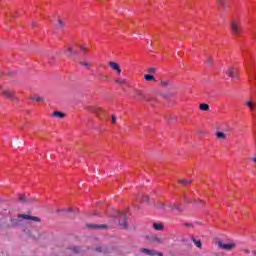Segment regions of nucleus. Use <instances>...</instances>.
<instances>
[{"mask_svg": "<svg viewBox=\"0 0 256 256\" xmlns=\"http://www.w3.org/2000/svg\"><path fill=\"white\" fill-rule=\"evenodd\" d=\"M88 229H107V225H88Z\"/></svg>", "mask_w": 256, "mask_h": 256, "instance_id": "obj_13", "label": "nucleus"}, {"mask_svg": "<svg viewBox=\"0 0 256 256\" xmlns=\"http://www.w3.org/2000/svg\"><path fill=\"white\" fill-rule=\"evenodd\" d=\"M153 227L156 231H162V229H165V226L163 224L154 223Z\"/></svg>", "mask_w": 256, "mask_h": 256, "instance_id": "obj_17", "label": "nucleus"}, {"mask_svg": "<svg viewBox=\"0 0 256 256\" xmlns=\"http://www.w3.org/2000/svg\"><path fill=\"white\" fill-rule=\"evenodd\" d=\"M0 95H3L4 97H6V99H11V101H15V93L11 90L0 88Z\"/></svg>", "mask_w": 256, "mask_h": 256, "instance_id": "obj_3", "label": "nucleus"}, {"mask_svg": "<svg viewBox=\"0 0 256 256\" xmlns=\"http://www.w3.org/2000/svg\"><path fill=\"white\" fill-rule=\"evenodd\" d=\"M141 198H142V201H145L146 203H149V201H150V198L147 195H142Z\"/></svg>", "mask_w": 256, "mask_h": 256, "instance_id": "obj_29", "label": "nucleus"}, {"mask_svg": "<svg viewBox=\"0 0 256 256\" xmlns=\"http://www.w3.org/2000/svg\"><path fill=\"white\" fill-rule=\"evenodd\" d=\"M206 63H207L208 65H210V66L213 65V63H214L213 58H207Z\"/></svg>", "mask_w": 256, "mask_h": 256, "instance_id": "obj_31", "label": "nucleus"}, {"mask_svg": "<svg viewBox=\"0 0 256 256\" xmlns=\"http://www.w3.org/2000/svg\"><path fill=\"white\" fill-rule=\"evenodd\" d=\"M102 79H107V76H103Z\"/></svg>", "mask_w": 256, "mask_h": 256, "instance_id": "obj_46", "label": "nucleus"}, {"mask_svg": "<svg viewBox=\"0 0 256 256\" xmlns=\"http://www.w3.org/2000/svg\"><path fill=\"white\" fill-rule=\"evenodd\" d=\"M216 137H217V139H220L221 141H225V139H227V135L223 132H217Z\"/></svg>", "mask_w": 256, "mask_h": 256, "instance_id": "obj_16", "label": "nucleus"}, {"mask_svg": "<svg viewBox=\"0 0 256 256\" xmlns=\"http://www.w3.org/2000/svg\"><path fill=\"white\" fill-rule=\"evenodd\" d=\"M120 217H121V220L119 221V224L124 229L127 228V215L125 214V212H121Z\"/></svg>", "mask_w": 256, "mask_h": 256, "instance_id": "obj_9", "label": "nucleus"}, {"mask_svg": "<svg viewBox=\"0 0 256 256\" xmlns=\"http://www.w3.org/2000/svg\"><path fill=\"white\" fill-rule=\"evenodd\" d=\"M31 100L36 101L37 103H43V101H45L42 97H31Z\"/></svg>", "mask_w": 256, "mask_h": 256, "instance_id": "obj_25", "label": "nucleus"}, {"mask_svg": "<svg viewBox=\"0 0 256 256\" xmlns=\"http://www.w3.org/2000/svg\"><path fill=\"white\" fill-rule=\"evenodd\" d=\"M80 65H82V67H91V64L87 62H80Z\"/></svg>", "mask_w": 256, "mask_h": 256, "instance_id": "obj_34", "label": "nucleus"}, {"mask_svg": "<svg viewBox=\"0 0 256 256\" xmlns=\"http://www.w3.org/2000/svg\"><path fill=\"white\" fill-rule=\"evenodd\" d=\"M95 251H97L98 253H103V251H105V249L101 246H98L95 248Z\"/></svg>", "mask_w": 256, "mask_h": 256, "instance_id": "obj_30", "label": "nucleus"}, {"mask_svg": "<svg viewBox=\"0 0 256 256\" xmlns=\"http://www.w3.org/2000/svg\"><path fill=\"white\" fill-rule=\"evenodd\" d=\"M244 252L246 253V255H249V253H251V250H249V249H244Z\"/></svg>", "mask_w": 256, "mask_h": 256, "instance_id": "obj_39", "label": "nucleus"}, {"mask_svg": "<svg viewBox=\"0 0 256 256\" xmlns=\"http://www.w3.org/2000/svg\"><path fill=\"white\" fill-rule=\"evenodd\" d=\"M217 245L220 249H224V251H233V249L237 247V244L235 242H230L228 244H225L221 241H218Z\"/></svg>", "mask_w": 256, "mask_h": 256, "instance_id": "obj_2", "label": "nucleus"}, {"mask_svg": "<svg viewBox=\"0 0 256 256\" xmlns=\"http://www.w3.org/2000/svg\"><path fill=\"white\" fill-rule=\"evenodd\" d=\"M144 79L146 81H155V76L151 75V74H145L144 75Z\"/></svg>", "mask_w": 256, "mask_h": 256, "instance_id": "obj_22", "label": "nucleus"}, {"mask_svg": "<svg viewBox=\"0 0 256 256\" xmlns=\"http://www.w3.org/2000/svg\"><path fill=\"white\" fill-rule=\"evenodd\" d=\"M64 53L67 57H75L78 55V52L74 51L72 47H68Z\"/></svg>", "mask_w": 256, "mask_h": 256, "instance_id": "obj_10", "label": "nucleus"}, {"mask_svg": "<svg viewBox=\"0 0 256 256\" xmlns=\"http://www.w3.org/2000/svg\"><path fill=\"white\" fill-rule=\"evenodd\" d=\"M166 207L167 206L165 204H163V203H158L156 205V209H161L162 211H165Z\"/></svg>", "mask_w": 256, "mask_h": 256, "instance_id": "obj_27", "label": "nucleus"}, {"mask_svg": "<svg viewBox=\"0 0 256 256\" xmlns=\"http://www.w3.org/2000/svg\"><path fill=\"white\" fill-rule=\"evenodd\" d=\"M178 182L182 185H191V183H193V180L180 179Z\"/></svg>", "mask_w": 256, "mask_h": 256, "instance_id": "obj_23", "label": "nucleus"}, {"mask_svg": "<svg viewBox=\"0 0 256 256\" xmlns=\"http://www.w3.org/2000/svg\"><path fill=\"white\" fill-rule=\"evenodd\" d=\"M1 75H3V72H0V77H1Z\"/></svg>", "mask_w": 256, "mask_h": 256, "instance_id": "obj_47", "label": "nucleus"}, {"mask_svg": "<svg viewBox=\"0 0 256 256\" xmlns=\"http://www.w3.org/2000/svg\"><path fill=\"white\" fill-rule=\"evenodd\" d=\"M140 253H144L145 255H149V256H154V255L163 256L162 252H157L156 250L147 249V248H141Z\"/></svg>", "mask_w": 256, "mask_h": 256, "instance_id": "obj_4", "label": "nucleus"}, {"mask_svg": "<svg viewBox=\"0 0 256 256\" xmlns=\"http://www.w3.org/2000/svg\"><path fill=\"white\" fill-rule=\"evenodd\" d=\"M199 134H200V135H203V131H199Z\"/></svg>", "mask_w": 256, "mask_h": 256, "instance_id": "obj_45", "label": "nucleus"}, {"mask_svg": "<svg viewBox=\"0 0 256 256\" xmlns=\"http://www.w3.org/2000/svg\"><path fill=\"white\" fill-rule=\"evenodd\" d=\"M225 131H231V127H229V126H227L226 128H225Z\"/></svg>", "mask_w": 256, "mask_h": 256, "instance_id": "obj_42", "label": "nucleus"}, {"mask_svg": "<svg viewBox=\"0 0 256 256\" xmlns=\"http://www.w3.org/2000/svg\"><path fill=\"white\" fill-rule=\"evenodd\" d=\"M155 241H157L158 243H163V240L160 238H156Z\"/></svg>", "mask_w": 256, "mask_h": 256, "instance_id": "obj_40", "label": "nucleus"}, {"mask_svg": "<svg viewBox=\"0 0 256 256\" xmlns=\"http://www.w3.org/2000/svg\"><path fill=\"white\" fill-rule=\"evenodd\" d=\"M185 225V227H193V225L192 224H184Z\"/></svg>", "mask_w": 256, "mask_h": 256, "instance_id": "obj_43", "label": "nucleus"}, {"mask_svg": "<svg viewBox=\"0 0 256 256\" xmlns=\"http://www.w3.org/2000/svg\"><path fill=\"white\" fill-rule=\"evenodd\" d=\"M199 109L201 111H209L211 108L209 107V104L202 103L200 104Z\"/></svg>", "mask_w": 256, "mask_h": 256, "instance_id": "obj_18", "label": "nucleus"}, {"mask_svg": "<svg viewBox=\"0 0 256 256\" xmlns=\"http://www.w3.org/2000/svg\"><path fill=\"white\" fill-rule=\"evenodd\" d=\"M80 51L82 53H87V48H85V46H80Z\"/></svg>", "mask_w": 256, "mask_h": 256, "instance_id": "obj_37", "label": "nucleus"}, {"mask_svg": "<svg viewBox=\"0 0 256 256\" xmlns=\"http://www.w3.org/2000/svg\"><path fill=\"white\" fill-rule=\"evenodd\" d=\"M246 106L250 109V111H255L256 104L253 101H247Z\"/></svg>", "mask_w": 256, "mask_h": 256, "instance_id": "obj_14", "label": "nucleus"}, {"mask_svg": "<svg viewBox=\"0 0 256 256\" xmlns=\"http://www.w3.org/2000/svg\"><path fill=\"white\" fill-rule=\"evenodd\" d=\"M11 224L13 225V227H19V225H21V221L17 219H12Z\"/></svg>", "mask_w": 256, "mask_h": 256, "instance_id": "obj_26", "label": "nucleus"}, {"mask_svg": "<svg viewBox=\"0 0 256 256\" xmlns=\"http://www.w3.org/2000/svg\"><path fill=\"white\" fill-rule=\"evenodd\" d=\"M249 77H250V79H256V73L252 74V75L250 74Z\"/></svg>", "mask_w": 256, "mask_h": 256, "instance_id": "obj_38", "label": "nucleus"}, {"mask_svg": "<svg viewBox=\"0 0 256 256\" xmlns=\"http://www.w3.org/2000/svg\"><path fill=\"white\" fill-rule=\"evenodd\" d=\"M216 3H217V5L224 6L225 5V0H217Z\"/></svg>", "mask_w": 256, "mask_h": 256, "instance_id": "obj_33", "label": "nucleus"}, {"mask_svg": "<svg viewBox=\"0 0 256 256\" xmlns=\"http://www.w3.org/2000/svg\"><path fill=\"white\" fill-rule=\"evenodd\" d=\"M19 201L20 203H33V199H27V196H25V194L19 195Z\"/></svg>", "mask_w": 256, "mask_h": 256, "instance_id": "obj_11", "label": "nucleus"}, {"mask_svg": "<svg viewBox=\"0 0 256 256\" xmlns=\"http://www.w3.org/2000/svg\"><path fill=\"white\" fill-rule=\"evenodd\" d=\"M148 72H149V73H156V72H157V68H155V67H150V68H148Z\"/></svg>", "mask_w": 256, "mask_h": 256, "instance_id": "obj_32", "label": "nucleus"}, {"mask_svg": "<svg viewBox=\"0 0 256 256\" xmlns=\"http://www.w3.org/2000/svg\"><path fill=\"white\" fill-rule=\"evenodd\" d=\"M252 255L256 256V251H252Z\"/></svg>", "mask_w": 256, "mask_h": 256, "instance_id": "obj_44", "label": "nucleus"}, {"mask_svg": "<svg viewBox=\"0 0 256 256\" xmlns=\"http://www.w3.org/2000/svg\"><path fill=\"white\" fill-rule=\"evenodd\" d=\"M115 83H117V85H126L127 80H125L123 78H118V79L115 80Z\"/></svg>", "mask_w": 256, "mask_h": 256, "instance_id": "obj_20", "label": "nucleus"}, {"mask_svg": "<svg viewBox=\"0 0 256 256\" xmlns=\"http://www.w3.org/2000/svg\"><path fill=\"white\" fill-rule=\"evenodd\" d=\"M137 201H141V198H138Z\"/></svg>", "mask_w": 256, "mask_h": 256, "instance_id": "obj_48", "label": "nucleus"}, {"mask_svg": "<svg viewBox=\"0 0 256 256\" xmlns=\"http://www.w3.org/2000/svg\"><path fill=\"white\" fill-rule=\"evenodd\" d=\"M31 26H32V27H37V22H32V23H31Z\"/></svg>", "mask_w": 256, "mask_h": 256, "instance_id": "obj_41", "label": "nucleus"}, {"mask_svg": "<svg viewBox=\"0 0 256 256\" xmlns=\"http://www.w3.org/2000/svg\"><path fill=\"white\" fill-rule=\"evenodd\" d=\"M88 111H90V113H94V115H97V117L105 113V110H103V108L97 106L88 107Z\"/></svg>", "mask_w": 256, "mask_h": 256, "instance_id": "obj_5", "label": "nucleus"}, {"mask_svg": "<svg viewBox=\"0 0 256 256\" xmlns=\"http://www.w3.org/2000/svg\"><path fill=\"white\" fill-rule=\"evenodd\" d=\"M169 85V81H162L161 86L162 87H167Z\"/></svg>", "mask_w": 256, "mask_h": 256, "instance_id": "obj_35", "label": "nucleus"}, {"mask_svg": "<svg viewBox=\"0 0 256 256\" xmlns=\"http://www.w3.org/2000/svg\"><path fill=\"white\" fill-rule=\"evenodd\" d=\"M54 117H59L60 119H63L64 117H67V114L60 112V111H55L53 112Z\"/></svg>", "mask_w": 256, "mask_h": 256, "instance_id": "obj_15", "label": "nucleus"}, {"mask_svg": "<svg viewBox=\"0 0 256 256\" xmlns=\"http://www.w3.org/2000/svg\"><path fill=\"white\" fill-rule=\"evenodd\" d=\"M69 253H81V248L74 246L73 248L69 249Z\"/></svg>", "mask_w": 256, "mask_h": 256, "instance_id": "obj_21", "label": "nucleus"}, {"mask_svg": "<svg viewBox=\"0 0 256 256\" xmlns=\"http://www.w3.org/2000/svg\"><path fill=\"white\" fill-rule=\"evenodd\" d=\"M58 25H59L60 29H63V27H65V22L61 19H58Z\"/></svg>", "mask_w": 256, "mask_h": 256, "instance_id": "obj_28", "label": "nucleus"}, {"mask_svg": "<svg viewBox=\"0 0 256 256\" xmlns=\"http://www.w3.org/2000/svg\"><path fill=\"white\" fill-rule=\"evenodd\" d=\"M172 209L176 210L178 213L183 212V206L182 205H174V206H172Z\"/></svg>", "mask_w": 256, "mask_h": 256, "instance_id": "obj_24", "label": "nucleus"}, {"mask_svg": "<svg viewBox=\"0 0 256 256\" xmlns=\"http://www.w3.org/2000/svg\"><path fill=\"white\" fill-rule=\"evenodd\" d=\"M134 99H136V101H147V95L141 90H136Z\"/></svg>", "mask_w": 256, "mask_h": 256, "instance_id": "obj_6", "label": "nucleus"}, {"mask_svg": "<svg viewBox=\"0 0 256 256\" xmlns=\"http://www.w3.org/2000/svg\"><path fill=\"white\" fill-rule=\"evenodd\" d=\"M108 67H110V69H112V71H116L118 73V75H121V66H119V63H117L115 61H110L108 63Z\"/></svg>", "mask_w": 256, "mask_h": 256, "instance_id": "obj_8", "label": "nucleus"}, {"mask_svg": "<svg viewBox=\"0 0 256 256\" xmlns=\"http://www.w3.org/2000/svg\"><path fill=\"white\" fill-rule=\"evenodd\" d=\"M18 219H27L29 221H35L36 223H40L41 222V218H39L37 216H29L27 214H19L18 215Z\"/></svg>", "mask_w": 256, "mask_h": 256, "instance_id": "obj_7", "label": "nucleus"}, {"mask_svg": "<svg viewBox=\"0 0 256 256\" xmlns=\"http://www.w3.org/2000/svg\"><path fill=\"white\" fill-rule=\"evenodd\" d=\"M192 241L196 245V247H198L199 249H201V247H203V243L201 242V240H197L195 238H192Z\"/></svg>", "mask_w": 256, "mask_h": 256, "instance_id": "obj_19", "label": "nucleus"}, {"mask_svg": "<svg viewBox=\"0 0 256 256\" xmlns=\"http://www.w3.org/2000/svg\"><path fill=\"white\" fill-rule=\"evenodd\" d=\"M117 123V116L112 115V124L115 125Z\"/></svg>", "mask_w": 256, "mask_h": 256, "instance_id": "obj_36", "label": "nucleus"}, {"mask_svg": "<svg viewBox=\"0 0 256 256\" xmlns=\"http://www.w3.org/2000/svg\"><path fill=\"white\" fill-rule=\"evenodd\" d=\"M226 75H228V77L235 78V77H237V72L235 71L234 68H229V69L226 71Z\"/></svg>", "mask_w": 256, "mask_h": 256, "instance_id": "obj_12", "label": "nucleus"}, {"mask_svg": "<svg viewBox=\"0 0 256 256\" xmlns=\"http://www.w3.org/2000/svg\"><path fill=\"white\" fill-rule=\"evenodd\" d=\"M230 31L233 35H241V33H243L241 23L237 20H232L230 23Z\"/></svg>", "mask_w": 256, "mask_h": 256, "instance_id": "obj_1", "label": "nucleus"}]
</instances>
